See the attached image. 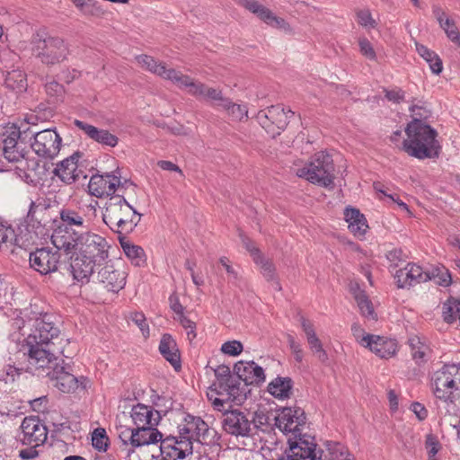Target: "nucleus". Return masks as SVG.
<instances>
[{"label":"nucleus","instance_id":"obj_1","mask_svg":"<svg viewBox=\"0 0 460 460\" xmlns=\"http://www.w3.org/2000/svg\"><path fill=\"white\" fill-rule=\"evenodd\" d=\"M71 244L70 250L63 251L71 255L77 253L71 263L72 275L75 280L87 283L95 269L108 261L110 245L104 237L91 231L80 233Z\"/></svg>","mask_w":460,"mask_h":460},{"label":"nucleus","instance_id":"obj_2","mask_svg":"<svg viewBox=\"0 0 460 460\" xmlns=\"http://www.w3.org/2000/svg\"><path fill=\"white\" fill-rule=\"evenodd\" d=\"M34 331L27 337L29 346L27 362L29 371L49 368L57 358L56 354L61 353L60 348L56 346V341L61 339L58 336L59 330L46 317L38 318L35 321Z\"/></svg>","mask_w":460,"mask_h":460},{"label":"nucleus","instance_id":"obj_3","mask_svg":"<svg viewBox=\"0 0 460 460\" xmlns=\"http://www.w3.org/2000/svg\"><path fill=\"white\" fill-rule=\"evenodd\" d=\"M402 150L419 160L435 159L441 153L438 133L429 124L406 125Z\"/></svg>","mask_w":460,"mask_h":460},{"label":"nucleus","instance_id":"obj_4","mask_svg":"<svg viewBox=\"0 0 460 460\" xmlns=\"http://www.w3.org/2000/svg\"><path fill=\"white\" fill-rule=\"evenodd\" d=\"M141 215L125 199L122 194L110 197L102 215L103 222L119 236L131 233L140 221Z\"/></svg>","mask_w":460,"mask_h":460},{"label":"nucleus","instance_id":"obj_5","mask_svg":"<svg viewBox=\"0 0 460 460\" xmlns=\"http://www.w3.org/2000/svg\"><path fill=\"white\" fill-rule=\"evenodd\" d=\"M61 224L52 233L51 242L58 250H70L71 243L80 234L75 228L88 229L90 221L81 213L64 208L60 211Z\"/></svg>","mask_w":460,"mask_h":460},{"label":"nucleus","instance_id":"obj_6","mask_svg":"<svg viewBox=\"0 0 460 460\" xmlns=\"http://www.w3.org/2000/svg\"><path fill=\"white\" fill-rule=\"evenodd\" d=\"M334 172L333 160L324 152L316 153L307 164L295 169V173L299 178L325 188L333 186Z\"/></svg>","mask_w":460,"mask_h":460},{"label":"nucleus","instance_id":"obj_7","mask_svg":"<svg viewBox=\"0 0 460 460\" xmlns=\"http://www.w3.org/2000/svg\"><path fill=\"white\" fill-rule=\"evenodd\" d=\"M31 44L32 53L46 65L58 64L68 55V48L59 37H43L37 33L33 36Z\"/></svg>","mask_w":460,"mask_h":460},{"label":"nucleus","instance_id":"obj_8","mask_svg":"<svg viewBox=\"0 0 460 460\" xmlns=\"http://www.w3.org/2000/svg\"><path fill=\"white\" fill-rule=\"evenodd\" d=\"M434 395L447 402L451 400L454 392L460 388V365H445L432 376Z\"/></svg>","mask_w":460,"mask_h":460},{"label":"nucleus","instance_id":"obj_9","mask_svg":"<svg viewBox=\"0 0 460 460\" xmlns=\"http://www.w3.org/2000/svg\"><path fill=\"white\" fill-rule=\"evenodd\" d=\"M294 112L279 106L272 105L266 110L260 111L257 114L258 122L272 137L280 135Z\"/></svg>","mask_w":460,"mask_h":460},{"label":"nucleus","instance_id":"obj_10","mask_svg":"<svg viewBox=\"0 0 460 460\" xmlns=\"http://www.w3.org/2000/svg\"><path fill=\"white\" fill-rule=\"evenodd\" d=\"M278 460H323L322 451L317 450L314 438L300 436L289 440V447Z\"/></svg>","mask_w":460,"mask_h":460},{"label":"nucleus","instance_id":"obj_11","mask_svg":"<svg viewBox=\"0 0 460 460\" xmlns=\"http://www.w3.org/2000/svg\"><path fill=\"white\" fill-rule=\"evenodd\" d=\"M222 427L227 434L237 438H250L254 434V427L249 414L239 409H227L224 411Z\"/></svg>","mask_w":460,"mask_h":460},{"label":"nucleus","instance_id":"obj_12","mask_svg":"<svg viewBox=\"0 0 460 460\" xmlns=\"http://www.w3.org/2000/svg\"><path fill=\"white\" fill-rule=\"evenodd\" d=\"M178 88L186 89L192 96L199 100L210 102L213 106L218 109H221L227 100V97L223 95L221 90L209 87L187 75H183Z\"/></svg>","mask_w":460,"mask_h":460},{"label":"nucleus","instance_id":"obj_13","mask_svg":"<svg viewBox=\"0 0 460 460\" xmlns=\"http://www.w3.org/2000/svg\"><path fill=\"white\" fill-rule=\"evenodd\" d=\"M33 136L31 146L39 156L53 159L58 155L62 145V137L55 129H44L34 133Z\"/></svg>","mask_w":460,"mask_h":460},{"label":"nucleus","instance_id":"obj_14","mask_svg":"<svg viewBox=\"0 0 460 460\" xmlns=\"http://www.w3.org/2000/svg\"><path fill=\"white\" fill-rule=\"evenodd\" d=\"M305 424V416L300 408H284L275 418V425L280 431L286 434H292L293 437L288 440V444L290 439H295L300 436H307L300 432L301 427Z\"/></svg>","mask_w":460,"mask_h":460},{"label":"nucleus","instance_id":"obj_15","mask_svg":"<svg viewBox=\"0 0 460 460\" xmlns=\"http://www.w3.org/2000/svg\"><path fill=\"white\" fill-rule=\"evenodd\" d=\"M47 375L54 382V385L63 393H73L77 389H85L89 385V380L84 376L76 377L66 370V367L56 364L52 371Z\"/></svg>","mask_w":460,"mask_h":460},{"label":"nucleus","instance_id":"obj_16","mask_svg":"<svg viewBox=\"0 0 460 460\" xmlns=\"http://www.w3.org/2000/svg\"><path fill=\"white\" fill-rule=\"evenodd\" d=\"M135 58L141 68L156 75L164 80H168L179 87L184 75L181 71L167 67L164 63L160 62L148 55H138Z\"/></svg>","mask_w":460,"mask_h":460},{"label":"nucleus","instance_id":"obj_17","mask_svg":"<svg viewBox=\"0 0 460 460\" xmlns=\"http://www.w3.org/2000/svg\"><path fill=\"white\" fill-rule=\"evenodd\" d=\"M47 436L45 425L38 418L30 416L23 419L18 439L24 445L38 447L45 442Z\"/></svg>","mask_w":460,"mask_h":460},{"label":"nucleus","instance_id":"obj_18","mask_svg":"<svg viewBox=\"0 0 460 460\" xmlns=\"http://www.w3.org/2000/svg\"><path fill=\"white\" fill-rule=\"evenodd\" d=\"M59 250L40 248L30 253L31 267L42 275L54 272L58 270L60 260Z\"/></svg>","mask_w":460,"mask_h":460},{"label":"nucleus","instance_id":"obj_19","mask_svg":"<svg viewBox=\"0 0 460 460\" xmlns=\"http://www.w3.org/2000/svg\"><path fill=\"white\" fill-rule=\"evenodd\" d=\"M122 189L123 184L120 181V177L114 173L95 174L91 177L88 183L89 193L97 198L115 196L116 190L121 191Z\"/></svg>","mask_w":460,"mask_h":460},{"label":"nucleus","instance_id":"obj_20","mask_svg":"<svg viewBox=\"0 0 460 460\" xmlns=\"http://www.w3.org/2000/svg\"><path fill=\"white\" fill-rule=\"evenodd\" d=\"M192 441L181 433L178 438H168L161 443L162 455L169 460H184L193 452Z\"/></svg>","mask_w":460,"mask_h":460},{"label":"nucleus","instance_id":"obj_21","mask_svg":"<svg viewBox=\"0 0 460 460\" xmlns=\"http://www.w3.org/2000/svg\"><path fill=\"white\" fill-rule=\"evenodd\" d=\"M236 3L271 27L282 29L286 31L291 30L289 24L284 19L276 16L269 8L257 0H236Z\"/></svg>","mask_w":460,"mask_h":460},{"label":"nucleus","instance_id":"obj_22","mask_svg":"<svg viewBox=\"0 0 460 460\" xmlns=\"http://www.w3.org/2000/svg\"><path fill=\"white\" fill-rule=\"evenodd\" d=\"M110 261L99 269H95L96 279L102 284L108 291L118 292L122 289L126 284V273L119 270Z\"/></svg>","mask_w":460,"mask_h":460},{"label":"nucleus","instance_id":"obj_23","mask_svg":"<svg viewBox=\"0 0 460 460\" xmlns=\"http://www.w3.org/2000/svg\"><path fill=\"white\" fill-rule=\"evenodd\" d=\"M180 433L193 441L207 444L210 436V429L200 417L188 415L184 419V423L180 426Z\"/></svg>","mask_w":460,"mask_h":460},{"label":"nucleus","instance_id":"obj_24","mask_svg":"<svg viewBox=\"0 0 460 460\" xmlns=\"http://www.w3.org/2000/svg\"><path fill=\"white\" fill-rule=\"evenodd\" d=\"M220 388L219 395H224L226 404L234 402L237 405L242 404L247 397V386L238 376L226 379L224 383L217 385Z\"/></svg>","mask_w":460,"mask_h":460},{"label":"nucleus","instance_id":"obj_25","mask_svg":"<svg viewBox=\"0 0 460 460\" xmlns=\"http://www.w3.org/2000/svg\"><path fill=\"white\" fill-rule=\"evenodd\" d=\"M397 286L401 288L412 286L417 283L426 282L429 276L426 270L413 263H408L404 268L396 271L394 276Z\"/></svg>","mask_w":460,"mask_h":460},{"label":"nucleus","instance_id":"obj_26","mask_svg":"<svg viewBox=\"0 0 460 460\" xmlns=\"http://www.w3.org/2000/svg\"><path fill=\"white\" fill-rule=\"evenodd\" d=\"M74 124L92 140L110 147H114L118 145L119 138L111 134L109 130L96 128L91 124L75 119Z\"/></svg>","mask_w":460,"mask_h":460},{"label":"nucleus","instance_id":"obj_27","mask_svg":"<svg viewBox=\"0 0 460 460\" xmlns=\"http://www.w3.org/2000/svg\"><path fill=\"white\" fill-rule=\"evenodd\" d=\"M234 371L246 385L259 384L265 381L264 370L253 361H239L234 365Z\"/></svg>","mask_w":460,"mask_h":460},{"label":"nucleus","instance_id":"obj_28","mask_svg":"<svg viewBox=\"0 0 460 460\" xmlns=\"http://www.w3.org/2000/svg\"><path fill=\"white\" fill-rule=\"evenodd\" d=\"M78 158L79 155L74 154L60 162L54 170V173L66 184L74 183L83 174L82 170H79L77 166Z\"/></svg>","mask_w":460,"mask_h":460},{"label":"nucleus","instance_id":"obj_29","mask_svg":"<svg viewBox=\"0 0 460 460\" xmlns=\"http://www.w3.org/2000/svg\"><path fill=\"white\" fill-rule=\"evenodd\" d=\"M156 426L136 427L131 429L129 441L132 447H139L163 441V435Z\"/></svg>","mask_w":460,"mask_h":460},{"label":"nucleus","instance_id":"obj_30","mask_svg":"<svg viewBox=\"0 0 460 460\" xmlns=\"http://www.w3.org/2000/svg\"><path fill=\"white\" fill-rule=\"evenodd\" d=\"M131 418L136 427L157 426L161 419L157 411L141 403L132 408Z\"/></svg>","mask_w":460,"mask_h":460},{"label":"nucleus","instance_id":"obj_31","mask_svg":"<svg viewBox=\"0 0 460 460\" xmlns=\"http://www.w3.org/2000/svg\"><path fill=\"white\" fill-rule=\"evenodd\" d=\"M344 219L348 223L349 231L358 238L363 237L368 229L367 221L365 216L357 208H346Z\"/></svg>","mask_w":460,"mask_h":460},{"label":"nucleus","instance_id":"obj_32","mask_svg":"<svg viewBox=\"0 0 460 460\" xmlns=\"http://www.w3.org/2000/svg\"><path fill=\"white\" fill-rule=\"evenodd\" d=\"M162 356L178 371L181 369V356L176 341L170 334H164L159 344Z\"/></svg>","mask_w":460,"mask_h":460},{"label":"nucleus","instance_id":"obj_33","mask_svg":"<svg viewBox=\"0 0 460 460\" xmlns=\"http://www.w3.org/2000/svg\"><path fill=\"white\" fill-rule=\"evenodd\" d=\"M301 325L303 331L305 333L306 340L312 353L321 362H326L328 359V355L323 347L322 341L319 340L315 333L313 323L310 321L302 318Z\"/></svg>","mask_w":460,"mask_h":460},{"label":"nucleus","instance_id":"obj_34","mask_svg":"<svg viewBox=\"0 0 460 460\" xmlns=\"http://www.w3.org/2000/svg\"><path fill=\"white\" fill-rule=\"evenodd\" d=\"M397 342L395 340L387 339L375 335L367 349L382 358H388L395 355L397 351Z\"/></svg>","mask_w":460,"mask_h":460},{"label":"nucleus","instance_id":"obj_35","mask_svg":"<svg viewBox=\"0 0 460 460\" xmlns=\"http://www.w3.org/2000/svg\"><path fill=\"white\" fill-rule=\"evenodd\" d=\"M411 120L407 125L428 124L427 120L431 117L432 111L430 105L421 100H414L409 108Z\"/></svg>","mask_w":460,"mask_h":460},{"label":"nucleus","instance_id":"obj_36","mask_svg":"<svg viewBox=\"0 0 460 460\" xmlns=\"http://www.w3.org/2000/svg\"><path fill=\"white\" fill-rule=\"evenodd\" d=\"M119 240L124 253L132 264L140 267L146 263V254L140 246L130 243L124 235L119 236Z\"/></svg>","mask_w":460,"mask_h":460},{"label":"nucleus","instance_id":"obj_37","mask_svg":"<svg viewBox=\"0 0 460 460\" xmlns=\"http://www.w3.org/2000/svg\"><path fill=\"white\" fill-rule=\"evenodd\" d=\"M292 380L289 377L278 376L268 385L269 393L278 399L289 398L292 392Z\"/></svg>","mask_w":460,"mask_h":460},{"label":"nucleus","instance_id":"obj_38","mask_svg":"<svg viewBox=\"0 0 460 460\" xmlns=\"http://www.w3.org/2000/svg\"><path fill=\"white\" fill-rule=\"evenodd\" d=\"M429 276L427 281L432 280L435 284L447 288L452 284V277L449 270L444 265H434L426 270Z\"/></svg>","mask_w":460,"mask_h":460},{"label":"nucleus","instance_id":"obj_39","mask_svg":"<svg viewBox=\"0 0 460 460\" xmlns=\"http://www.w3.org/2000/svg\"><path fill=\"white\" fill-rule=\"evenodd\" d=\"M416 51L429 65V68L435 75H439L443 70L442 60L437 53L426 46L416 42Z\"/></svg>","mask_w":460,"mask_h":460},{"label":"nucleus","instance_id":"obj_40","mask_svg":"<svg viewBox=\"0 0 460 460\" xmlns=\"http://www.w3.org/2000/svg\"><path fill=\"white\" fill-rule=\"evenodd\" d=\"M221 110L225 111L233 120H242L248 118L246 106L234 103L229 98H227Z\"/></svg>","mask_w":460,"mask_h":460},{"label":"nucleus","instance_id":"obj_41","mask_svg":"<svg viewBox=\"0 0 460 460\" xmlns=\"http://www.w3.org/2000/svg\"><path fill=\"white\" fill-rule=\"evenodd\" d=\"M326 452L330 460H352L353 457L347 452L346 447L337 442H327Z\"/></svg>","mask_w":460,"mask_h":460},{"label":"nucleus","instance_id":"obj_42","mask_svg":"<svg viewBox=\"0 0 460 460\" xmlns=\"http://www.w3.org/2000/svg\"><path fill=\"white\" fill-rule=\"evenodd\" d=\"M408 343L411 348L413 359L417 362L424 361L429 350L427 345L421 342L418 336L411 337L408 341Z\"/></svg>","mask_w":460,"mask_h":460},{"label":"nucleus","instance_id":"obj_43","mask_svg":"<svg viewBox=\"0 0 460 460\" xmlns=\"http://www.w3.org/2000/svg\"><path fill=\"white\" fill-rule=\"evenodd\" d=\"M218 385L213 384L207 393L208 401L213 405L214 409L218 411H225L226 409V402L224 395H219L220 388Z\"/></svg>","mask_w":460,"mask_h":460},{"label":"nucleus","instance_id":"obj_44","mask_svg":"<svg viewBox=\"0 0 460 460\" xmlns=\"http://www.w3.org/2000/svg\"><path fill=\"white\" fill-rule=\"evenodd\" d=\"M92 445L100 452H105L109 447V438L103 428H97L92 433Z\"/></svg>","mask_w":460,"mask_h":460},{"label":"nucleus","instance_id":"obj_45","mask_svg":"<svg viewBox=\"0 0 460 460\" xmlns=\"http://www.w3.org/2000/svg\"><path fill=\"white\" fill-rule=\"evenodd\" d=\"M356 302L361 314L369 320H376V314L375 313L373 305L366 294H360L356 296Z\"/></svg>","mask_w":460,"mask_h":460},{"label":"nucleus","instance_id":"obj_46","mask_svg":"<svg viewBox=\"0 0 460 460\" xmlns=\"http://www.w3.org/2000/svg\"><path fill=\"white\" fill-rule=\"evenodd\" d=\"M21 132L16 127H8L3 133V152L17 147Z\"/></svg>","mask_w":460,"mask_h":460},{"label":"nucleus","instance_id":"obj_47","mask_svg":"<svg viewBox=\"0 0 460 460\" xmlns=\"http://www.w3.org/2000/svg\"><path fill=\"white\" fill-rule=\"evenodd\" d=\"M441 28L445 31L447 38L456 45L460 47V33L453 20L447 18Z\"/></svg>","mask_w":460,"mask_h":460},{"label":"nucleus","instance_id":"obj_48","mask_svg":"<svg viewBox=\"0 0 460 460\" xmlns=\"http://www.w3.org/2000/svg\"><path fill=\"white\" fill-rule=\"evenodd\" d=\"M352 334L356 341L364 348L370 345L371 341L375 337L374 334L367 333L358 324L354 323L351 326Z\"/></svg>","mask_w":460,"mask_h":460},{"label":"nucleus","instance_id":"obj_49","mask_svg":"<svg viewBox=\"0 0 460 460\" xmlns=\"http://www.w3.org/2000/svg\"><path fill=\"white\" fill-rule=\"evenodd\" d=\"M428 457H434L441 448V445L436 436L428 434L425 440Z\"/></svg>","mask_w":460,"mask_h":460},{"label":"nucleus","instance_id":"obj_50","mask_svg":"<svg viewBox=\"0 0 460 460\" xmlns=\"http://www.w3.org/2000/svg\"><path fill=\"white\" fill-rule=\"evenodd\" d=\"M130 320L140 329L144 337L149 336V326L144 314L135 312L130 314Z\"/></svg>","mask_w":460,"mask_h":460},{"label":"nucleus","instance_id":"obj_51","mask_svg":"<svg viewBox=\"0 0 460 460\" xmlns=\"http://www.w3.org/2000/svg\"><path fill=\"white\" fill-rule=\"evenodd\" d=\"M243 344L239 341H229L221 347V351L229 356H238L243 351Z\"/></svg>","mask_w":460,"mask_h":460},{"label":"nucleus","instance_id":"obj_52","mask_svg":"<svg viewBox=\"0 0 460 460\" xmlns=\"http://www.w3.org/2000/svg\"><path fill=\"white\" fill-rule=\"evenodd\" d=\"M257 264L261 266V273L267 280L275 279V267L271 261L261 256Z\"/></svg>","mask_w":460,"mask_h":460},{"label":"nucleus","instance_id":"obj_53","mask_svg":"<svg viewBox=\"0 0 460 460\" xmlns=\"http://www.w3.org/2000/svg\"><path fill=\"white\" fill-rule=\"evenodd\" d=\"M4 158L11 163H18L21 165L25 163L24 162V154L22 150H19L18 146L15 148L4 150L3 152Z\"/></svg>","mask_w":460,"mask_h":460},{"label":"nucleus","instance_id":"obj_54","mask_svg":"<svg viewBox=\"0 0 460 460\" xmlns=\"http://www.w3.org/2000/svg\"><path fill=\"white\" fill-rule=\"evenodd\" d=\"M79 11L87 16H98L102 13V9L96 5L93 0L86 1L83 6H80Z\"/></svg>","mask_w":460,"mask_h":460},{"label":"nucleus","instance_id":"obj_55","mask_svg":"<svg viewBox=\"0 0 460 460\" xmlns=\"http://www.w3.org/2000/svg\"><path fill=\"white\" fill-rule=\"evenodd\" d=\"M176 319L180 322L181 326L187 331L188 339L190 341H192L193 339H195L196 338V332H195L196 324H195V323L192 322L191 320H190L185 315H181V316L177 317Z\"/></svg>","mask_w":460,"mask_h":460},{"label":"nucleus","instance_id":"obj_56","mask_svg":"<svg viewBox=\"0 0 460 460\" xmlns=\"http://www.w3.org/2000/svg\"><path fill=\"white\" fill-rule=\"evenodd\" d=\"M358 23L364 27L374 28L376 22L368 10H361L358 13Z\"/></svg>","mask_w":460,"mask_h":460},{"label":"nucleus","instance_id":"obj_57","mask_svg":"<svg viewBox=\"0 0 460 460\" xmlns=\"http://www.w3.org/2000/svg\"><path fill=\"white\" fill-rule=\"evenodd\" d=\"M288 342L294 355L295 359L297 362H301L303 359V349L301 348V345L298 342H296L294 337L291 335L288 336Z\"/></svg>","mask_w":460,"mask_h":460},{"label":"nucleus","instance_id":"obj_58","mask_svg":"<svg viewBox=\"0 0 460 460\" xmlns=\"http://www.w3.org/2000/svg\"><path fill=\"white\" fill-rule=\"evenodd\" d=\"M45 89L47 94L50 97H59L64 93L63 85L55 81L48 83Z\"/></svg>","mask_w":460,"mask_h":460},{"label":"nucleus","instance_id":"obj_59","mask_svg":"<svg viewBox=\"0 0 460 460\" xmlns=\"http://www.w3.org/2000/svg\"><path fill=\"white\" fill-rule=\"evenodd\" d=\"M215 376L217 379V381L214 383L216 385H221L222 383L226 381V379L231 378V377H235V376L231 375L230 369L226 366L218 367L215 370Z\"/></svg>","mask_w":460,"mask_h":460},{"label":"nucleus","instance_id":"obj_60","mask_svg":"<svg viewBox=\"0 0 460 460\" xmlns=\"http://www.w3.org/2000/svg\"><path fill=\"white\" fill-rule=\"evenodd\" d=\"M359 48H360V52L366 58H367L370 60L376 59V52H375L371 43L369 42V40H367V39L360 40H359Z\"/></svg>","mask_w":460,"mask_h":460},{"label":"nucleus","instance_id":"obj_61","mask_svg":"<svg viewBox=\"0 0 460 460\" xmlns=\"http://www.w3.org/2000/svg\"><path fill=\"white\" fill-rule=\"evenodd\" d=\"M243 244L252 256L254 262L259 263V259H261L262 255L255 244L248 238H243Z\"/></svg>","mask_w":460,"mask_h":460},{"label":"nucleus","instance_id":"obj_62","mask_svg":"<svg viewBox=\"0 0 460 460\" xmlns=\"http://www.w3.org/2000/svg\"><path fill=\"white\" fill-rule=\"evenodd\" d=\"M385 97L393 102L399 103L404 99V92L401 89L385 90Z\"/></svg>","mask_w":460,"mask_h":460},{"label":"nucleus","instance_id":"obj_63","mask_svg":"<svg viewBox=\"0 0 460 460\" xmlns=\"http://www.w3.org/2000/svg\"><path fill=\"white\" fill-rule=\"evenodd\" d=\"M169 301H170V306H171L172 310L177 314V317H179L181 315H184V314H183L184 307L180 303V300L176 295H174V294L171 295L169 297Z\"/></svg>","mask_w":460,"mask_h":460},{"label":"nucleus","instance_id":"obj_64","mask_svg":"<svg viewBox=\"0 0 460 460\" xmlns=\"http://www.w3.org/2000/svg\"><path fill=\"white\" fill-rule=\"evenodd\" d=\"M411 410L414 412V414L417 416V418L420 420H423L428 416V411L426 408L420 402H413L411 405Z\"/></svg>","mask_w":460,"mask_h":460}]
</instances>
